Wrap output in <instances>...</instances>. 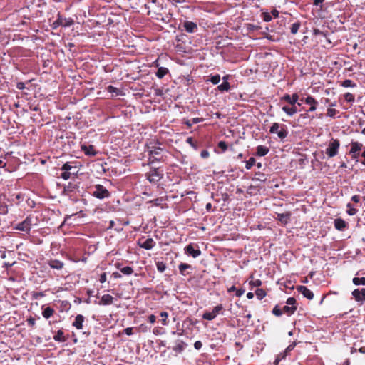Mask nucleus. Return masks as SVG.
<instances>
[{
	"instance_id": "nucleus-59",
	"label": "nucleus",
	"mask_w": 365,
	"mask_h": 365,
	"mask_svg": "<svg viewBox=\"0 0 365 365\" xmlns=\"http://www.w3.org/2000/svg\"><path fill=\"white\" fill-rule=\"evenodd\" d=\"M309 116L307 113H302V114H300L298 119H297V121L299 123H300L302 120H305V119H309Z\"/></svg>"
},
{
	"instance_id": "nucleus-48",
	"label": "nucleus",
	"mask_w": 365,
	"mask_h": 365,
	"mask_svg": "<svg viewBox=\"0 0 365 365\" xmlns=\"http://www.w3.org/2000/svg\"><path fill=\"white\" fill-rule=\"evenodd\" d=\"M71 174H75V172H70V171H63V173L61 175V177L63 180H68L71 175Z\"/></svg>"
},
{
	"instance_id": "nucleus-53",
	"label": "nucleus",
	"mask_w": 365,
	"mask_h": 365,
	"mask_svg": "<svg viewBox=\"0 0 365 365\" xmlns=\"http://www.w3.org/2000/svg\"><path fill=\"white\" fill-rule=\"evenodd\" d=\"M44 296H45V294L42 292L32 293V298L34 299H38L41 297H43Z\"/></svg>"
},
{
	"instance_id": "nucleus-17",
	"label": "nucleus",
	"mask_w": 365,
	"mask_h": 365,
	"mask_svg": "<svg viewBox=\"0 0 365 365\" xmlns=\"http://www.w3.org/2000/svg\"><path fill=\"white\" fill-rule=\"evenodd\" d=\"M115 266L125 275L129 276L133 273V269L131 267L127 266L122 267V264L119 262L116 263Z\"/></svg>"
},
{
	"instance_id": "nucleus-20",
	"label": "nucleus",
	"mask_w": 365,
	"mask_h": 365,
	"mask_svg": "<svg viewBox=\"0 0 365 365\" xmlns=\"http://www.w3.org/2000/svg\"><path fill=\"white\" fill-rule=\"evenodd\" d=\"M346 222L341 218H337L334 220V227L339 231L344 230L346 227Z\"/></svg>"
},
{
	"instance_id": "nucleus-55",
	"label": "nucleus",
	"mask_w": 365,
	"mask_h": 365,
	"mask_svg": "<svg viewBox=\"0 0 365 365\" xmlns=\"http://www.w3.org/2000/svg\"><path fill=\"white\" fill-rule=\"evenodd\" d=\"M286 303L287 305L292 307V306H296L297 301L294 297H289L287 299Z\"/></svg>"
},
{
	"instance_id": "nucleus-18",
	"label": "nucleus",
	"mask_w": 365,
	"mask_h": 365,
	"mask_svg": "<svg viewBox=\"0 0 365 365\" xmlns=\"http://www.w3.org/2000/svg\"><path fill=\"white\" fill-rule=\"evenodd\" d=\"M162 148L160 147H149V156L150 158H153L156 160H159L158 156H159L162 152Z\"/></svg>"
},
{
	"instance_id": "nucleus-13",
	"label": "nucleus",
	"mask_w": 365,
	"mask_h": 365,
	"mask_svg": "<svg viewBox=\"0 0 365 365\" xmlns=\"http://www.w3.org/2000/svg\"><path fill=\"white\" fill-rule=\"evenodd\" d=\"M138 245L145 250H151L155 245V242L153 238H148L143 242L139 240Z\"/></svg>"
},
{
	"instance_id": "nucleus-22",
	"label": "nucleus",
	"mask_w": 365,
	"mask_h": 365,
	"mask_svg": "<svg viewBox=\"0 0 365 365\" xmlns=\"http://www.w3.org/2000/svg\"><path fill=\"white\" fill-rule=\"evenodd\" d=\"M290 213L289 212H285V213H279L277 214V220L280 221L282 224H287L290 219Z\"/></svg>"
},
{
	"instance_id": "nucleus-34",
	"label": "nucleus",
	"mask_w": 365,
	"mask_h": 365,
	"mask_svg": "<svg viewBox=\"0 0 365 365\" xmlns=\"http://www.w3.org/2000/svg\"><path fill=\"white\" fill-rule=\"evenodd\" d=\"M217 89L221 92L228 91L230 89L229 82H222L217 86Z\"/></svg>"
},
{
	"instance_id": "nucleus-54",
	"label": "nucleus",
	"mask_w": 365,
	"mask_h": 365,
	"mask_svg": "<svg viewBox=\"0 0 365 365\" xmlns=\"http://www.w3.org/2000/svg\"><path fill=\"white\" fill-rule=\"evenodd\" d=\"M256 175L258 176L256 179L259 181L265 182L267 180L266 175L264 173H256Z\"/></svg>"
},
{
	"instance_id": "nucleus-42",
	"label": "nucleus",
	"mask_w": 365,
	"mask_h": 365,
	"mask_svg": "<svg viewBox=\"0 0 365 365\" xmlns=\"http://www.w3.org/2000/svg\"><path fill=\"white\" fill-rule=\"evenodd\" d=\"M356 209H355L352 205L350 203H348L347 204V210H346V212L348 215H354L356 213Z\"/></svg>"
},
{
	"instance_id": "nucleus-35",
	"label": "nucleus",
	"mask_w": 365,
	"mask_h": 365,
	"mask_svg": "<svg viewBox=\"0 0 365 365\" xmlns=\"http://www.w3.org/2000/svg\"><path fill=\"white\" fill-rule=\"evenodd\" d=\"M160 316L162 317L161 323L163 326H167L168 324V313L166 312H161L160 313Z\"/></svg>"
},
{
	"instance_id": "nucleus-15",
	"label": "nucleus",
	"mask_w": 365,
	"mask_h": 365,
	"mask_svg": "<svg viewBox=\"0 0 365 365\" xmlns=\"http://www.w3.org/2000/svg\"><path fill=\"white\" fill-rule=\"evenodd\" d=\"M282 100L285 101L286 102L289 103L292 106H294L295 103L299 100V95L297 93H294L292 94V96L285 94L282 97Z\"/></svg>"
},
{
	"instance_id": "nucleus-30",
	"label": "nucleus",
	"mask_w": 365,
	"mask_h": 365,
	"mask_svg": "<svg viewBox=\"0 0 365 365\" xmlns=\"http://www.w3.org/2000/svg\"><path fill=\"white\" fill-rule=\"evenodd\" d=\"M53 339L56 341H59V342H63L66 341V339L63 336V331L61 330H58L57 331V333L56 334V335L53 336Z\"/></svg>"
},
{
	"instance_id": "nucleus-51",
	"label": "nucleus",
	"mask_w": 365,
	"mask_h": 365,
	"mask_svg": "<svg viewBox=\"0 0 365 365\" xmlns=\"http://www.w3.org/2000/svg\"><path fill=\"white\" fill-rule=\"evenodd\" d=\"M337 113L338 112H337V110L336 109H334V108H329V109H327V115L329 117L334 118Z\"/></svg>"
},
{
	"instance_id": "nucleus-49",
	"label": "nucleus",
	"mask_w": 365,
	"mask_h": 365,
	"mask_svg": "<svg viewBox=\"0 0 365 365\" xmlns=\"http://www.w3.org/2000/svg\"><path fill=\"white\" fill-rule=\"evenodd\" d=\"M184 348H185V346H184L183 342H182V341H180V342L178 343V344L175 346V347L173 348V350H174L175 351H179V352H180V351H182L184 349Z\"/></svg>"
},
{
	"instance_id": "nucleus-11",
	"label": "nucleus",
	"mask_w": 365,
	"mask_h": 365,
	"mask_svg": "<svg viewBox=\"0 0 365 365\" xmlns=\"http://www.w3.org/2000/svg\"><path fill=\"white\" fill-rule=\"evenodd\" d=\"M185 252L187 255H190L194 258H196L201 255V251L199 249H195L192 244H189L185 247Z\"/></svg>"
},
{
	"instance_id": "nucleus-16",
	"label": "nucleus",
	"mask_w": 365,
	"mask_h": 365,
	"mask_svg": "<svg viewBox=\"0 0 365 365\" xmlns=\"http://www.w3.org/2000/svg\"><path fill=\"white\" fill-rule=\"evenodd\" d=\"M81 150L88 156H95L97 153V152L95 150L94 146L92 145H81Z\"/></svg>"
},
{
	"instance_id": "nucleus-62",
	"label": "nucleus",
	"mask_w": 365,
	"mask_h": 365,
	"mask_svg": "<svg viewBox=\"0 0 365 365\" xmlns=\"http://www.w3.org/2000/svg\"><path fill=\"white\" fill-rule=\"evenodd\" d=\"M156 321V317L154 314H150L148 318V322L154 324Z\"/></svg>"
},
{
	"instance_id": "nucleus-63",
	"label": "nucleus",
	"mask_w": 365,
	"mask_h": 365,
	"mask_svg": "<svg viewBox=\"0 0 365 365\" xmlns=\"http://www.w3.org/2000/svg\"><path fill=\"white\" fill-rule=\"evenodd\" d=\"M209 155H210V153H209V152H208L207 150H202V151H201V153H200V156H201V158H208V157H209Z\"/></svg>"
},
{
	"instance_id": "nucleus-3",
	"label": "nucleus",
	"mask_w": 365,
	"mask_h": 365,
	"mask_svg": "<svg viewBox=\"0 0 365 365\" xmlns=\"http://www.w3.org/2000/svg\"><path fill=\"white\" fill-rule=\"evenodd\" d=\"M339 142L336 139H332L326 149V153L329 158L334 157L338 153Z\"/></svg>"
},
{
	"instance_id": "nucleus-9",
	"label": "nucleus",
	"mask_w": 365,
	"mask_h": 365,
	"mask_svg": "<svg viewBox=\"0 0 365 365\" xmlns=\"http://www.w3.org/2000/svg\"><path fill=\"white\" fill-rule=\"evenodd\" d=\"M301 101L309 105L310 108L308 110L309 112H313L316 110L318 102L314 97H312V96H308L305 98H302Z\"/></svg>"
},
{
	"instance_id": "nucleus-43",
	"label": "nucleus",
	"mask_w": 365,
	"mask_h": 365,
	"mask_svg": "<svg viewBox=\"0 0 365 365\" xmlns=\"http://www.w3.org/2000/svg\"><path fill=\"white\" fill-rule=\"evenodd\" d=\"M255 159L254 158H250L248 160L246 161L245 168L247 170L251 169V168L255 164Z\"/></svg>"
},
{
	"instance_id": "nucleus-52",
	"label": "nucleus",
	"mask_w": 365,
	"mask_h": 365,
	"mask_svg": "<svg viewBox=\"0 0 365 365\" xmlns=\"http://www.w3.org/2000/svg\"><path fill=\"white\" fill-rule=\"evenodd\" d=\"M26 322L29 327H34L36 324V319L35 318L30 317L29 318L27 319Z\"/></svg>"
},
{
	"instance_id": "nucleus-26",
	"label": "nucleus",
	"mask_w": 365,
	"mask_h": 365,
	"mask_svg": "<svg viewBox=\"0 0 365 365\" xmlns=\"http://www.w3.org/2000/svg\"><path fill=\"white\" fill-rule=\"evenodd\" d=\"M54 312H55V311L53 308H51L50 307H47L44 308V309L43 310L42 315L45 319H48L51 317L53 316Z\"/></svg>"
},
{
	"instance_id": "nucleus-21",
	"label": "nucleus",
	"mask_w": 365,
	"mask_h": 365,
	"mask_svg": "<svg viewBox=\"0 0 365 365\" xmlns=\"http://www.w3.org/2000/svg\"><path fill=\"white\" fill-rule=\"evenodd\" d=\"M178 269H179V272H180L181 275L186 276V275L190 274L189 272H187V269H192V266L190 264H188L181 263L178 266Z\"/></svg>"
},
{
	"instance_id": "nucleus-50",
	"label": "nucleus",
	"mask_w": 365,
	"mask_h": 365,
	"mask_svg": "<svg viewBox=\"0 0 365 365\" xmlns=\"http://www.w3.org/2000/svg\"><path fill=\"white\" fill-rule=\"evenodd\" d=\"M106 90L110 93H115L116 95H118L119 93V90L111 85L108 86Z\"/></svg>"
},
{
	"instance_id": "nucleus-36",
	"label": "nucleus",
	"mask_w": 365,
	"mask_h": 365,
	"mask_svg": "<svg viewBox=\"0 0 365 365\" xmlns=\"http://www.w3.org/2000/svg\"><path fill=\"white\" fill-rule=\"evenodd\" d=\"M300 26L301 24L299 21L292 24L290 28L291 33L292 34H296L298 32Z\"/></svg>"
},
{
	"instance_id": "nucleus-4",
	"label": "nucleus",
	"mask_w": 365,
	"mask_h": 365,
	"mask_svg": "<svg viewBox=\"0 0 365 365\" xmlns=\"http://www.w3.org/2000/svg\"><path fill=\"white\" fill-rule=\"evenodd\" d=\"M223 309L222 304H218L212 309V312H205L202 315V318L211 321L214 319Z\"/></svg>"
},
{
	"instance_id": "nucleus-5",
	"label": "nucleus",
	"mask_w": 365,
	"mask_h": 365,
	"mask_svg": "<svg viewBox=\"0 0 365 365\" xmlns=\"http://www.w3.org/2000/svg\"><path fill=\"white\" fill-rule=\"evenodd\" d=\"M31 228V217H26V219L16 226V229L29 232Z\"/></svg>"
},
{
	"instance_id": "nucleus-29",
	"label": "nucleus",
	"mask_w": 365,
	"mask_h": 365,
	"mask_svg": "<svg viewBox=\"0 0 365 365\" xmlns=\"http://www.w3.org/2000/svg\"><path fill=\"white\" fill-rule=\"evenodd\" d=\"M297 345V343L296 342H292V344H290L287 348L286 349L284 350V352L282 353V358H286V356H287V354H289V353L292 351L294 347L296 346Z\"/></svg>"
},
{
	"instance_id": "nucleus-25",
	"label": "nucleus",
	"mask_w": 365,
	"mask_h": 365,
	"mask_svg": "<svg viewBox=\"0 0 365 365\" xmlns=\"http://www.w3.org/2000/svg\"><path fill=\"white\" fill-rule=\"evenodd\" d=\"M282 110L289 116H292L297 112V108L294 106H293L292 107L284 106L282 108Z\"/></svg>"
},
{
	"instance_id": "nucleus-39",
	"label": "nucleus",
	"mask_w": 365,
	"mask_h": 365,
	"mask_svg": "<svg viewBox=\"0 0 365 365\" xmlns=\"http://www.w3.org/2000/svg\"><path fill=\"white\" fill-rule=\"evenodd\" d=\"M63 26L69 27L73 24L74 21L71 18H62Z\"/></svg>"
},
{
	"instance_id": "nucleus-44",
	"label": "nucleus",
	"mask_w": 365,
	"mask_h": 365,
	"mask_svg": "<svg viewBox=\"0 0 365 365\" xmlns=\"http://www.w3.org/2000/svg\"><path fill=\"white\" fill-rule=\"evenodd\" d=\"M344 99L349 103H352L355 100L354 96L351 93H346L344 94Z\"/></svg>"
},
{
	"instance_id": "nucleus-32",
	"label": "nucleus",
	"mask_w": 365,
	"mask_h": 365,
	"mask_svg": "<svg viewBox=\"0 0 365 365\" xmlns=\"http://www.w3.org/2000/svg\"><path fill=\"white\" fill-rule=\"evenodd\" d=\"M61 170L63 171H70V172L74 171L75 173L77 172L76 168L71 165L69 163H64L61 167Z\"/></svg>"
},
{
	"instance_id": "nucleus-37",
	"label": "nucleus",
	"mask_w": 365,
	"mask_h": 365,
	"mask_svg": "<svg viewBox=\"0 0 365 365\" xmlns=\"http://www.w3.org/2000/svg\"><path fill=\"white\" fill-rule=\"evenodd\" d=\"M255 294L257 299L261 300L266 296V292L263 289L258 288L255 291Z\"/></svg>"
},
{
	"instance_id": "nucleus-7",
	"label": "nucleus",
	"mask_w": 365,
	"mask_h": 365,
	"mask_svg": "<svg viewBox=\"0 0 365 365\" xmlns=\"http://www.w3.org/2000/svg\"><path fill=\"white\" fill-rule=\"evenodd\" d=\"M354 299L362 304L365 302V289H356L352 292Z\"/></svg>"
},
{
	"instance_id": "nucleus-64",
	"label": "nucleus",
	"mask_w": 365,
	"mask_h": 365,
	"mask_svg": "<svg viewBox=\"0 0 365 365\" xmlns=\"http://www.w3.org/2000/svg\"><path fill=\"white\" fill-rule=\"evenodd\" d=\"M202 346V344L200 341H197L194 344V347L197 350H200Z\"/></svg>"
},
{
	"instance_id": "nucleus-10",
	"label": "nucleus",
	"mask_w": 365,
	"mask_h": 365,
	"mask_svg": "<svg viewBox=\"0 0 365 365\" xmlns=\"http://www.w3.org/2000/svg\"><path fill=\"white\" fill-rule=\"evenodd\" d=\"M184 30L190 34L195 33L197 30V25L196 23L190 21H185L182 23Z\"/></svg>"
},
{
	"instance_id": "nucleus-24",
	"label": "nucleus",
	"mask_w": 365,
	"mask_h": 365,
	"mask_svg": "<svg viewBox=\"0 0 365 365\" xmlns=\"http://www.w3.org/2000/svg\"><path fill=\"white\" fill-rule=\"evenodd\" d=\"M269 151V149L266 147V146H264V145H258L257 147V155L258 156H264L266 155Z\"/></svg>"
},
{
	"instance_id": "nucleus-45",
	"label": "nucleus",
	"mask_w": 365,
	"mask_h": 365,
	"mask_svg": "<svg viewBox=\"0 0 365 365\" xmlns=\"http://www.w3.org/2000/svg\"><path fill=\"white\" fill-rule=\"evenodd\" d=\"M272 313L275 316L280 317L283 314V312L278 305H276L272 309Z\"/></svg>"
},
{
	"instance_id": "nucleus-38",
	"label": "nucleus",
	"mask_w": 365,
	"mask_h": 365,
	"mask_svg": "<svg viewBox=\"0 0 365 365\" xmlns=\"http://www.w3.org/2000/svg\"><path fill=\"white\" fill-rule=\"evenodd\" d=\"M353 283L356 285H365V277H354Z\"/></svg>"
},
{
	"instance_id": "nucleus-12",
	"label": "nucleus",
	"mask_w": 365,
	"mask_h": 365,
	"mask_svg": "<svg viewBox=\"0 0 365 365\" xmlns=\"http://www.w3.org/2000/svg\"><path fill=\"white\" fill-rule=\"evenodd\" d=\"M297 290L308 299L314 298L313 292L305 286H298Z\"/></svg>"
},
{
	"instance_id": "nucleus-40",
	"label": "nucleus",
	"mask_w": 365,
	"mask_h": 365,
	"mask_svg": "<svg viewBox=\"0 0 365 365\" xmlns=\"http://www.w3.org/2000/svg\"><path fill=\"white\" fill-rule=\"evenodd\" d=\"M341 86L345 88L355 87L356 85L350 79H346L341 83Z\"/></svg>"
},
{
	"instance_id": "nucleus-47",
	"label": "nucleus",
	"mask_w": 365,
	"mask_h": 365,
	"mask_svg": "<svg viewBox=\"0 0 365 365\" xmlns=\"http://www.w3.org/2000/svg\"><path fill=\"white\" fill-rule=\"evenodd\" d=\"M249 284L252 287H258L262 285V281L260 279H254L251 280Z\"/></svg>"
},
{
	"instance_id": "nucleus-28",
	"label": "nucleus",
	"mask_w": 365,
	"mask_h": 365,
	"mask_svg": "<svg viewBox=\"0 0 365 365\" xmlns=\"http://www.w3.org/2000/svg\"><path fill=\"white\" fill-rule=\"evenodd\" d=\"M169 72L168 69L165 67H159L157 72L155 73L156 76L161 79L163 78Z\"/></svg>"
},
{
	"instance_id": "nucleus-46",
	"label": "nucleus",
	"mask_w": 365,
	"mask_h": 365,
	"mask_svg": "<svg viewBox=\"0 0 365 365\" xmlns=\"http://www.w3.org/2000/svg\"><path fill=\"white\" fill-rule=\"evenodd\" d=\"M210 82L214 84V85H217L218 84V83L220 82V76L219 74H216V75H214V76H212L210 77Z\"/></svg>"
},
{
	"instance_id": "nucleus-14",
	"label": "nucleus",
	"mask_w": 365,
	"mask_h": 365,
	"mask_svg": "<svg viewBox=\"0 0 365 365\" xmlns=\"http://www.w3.org/2000/svg\"><path fill=\"white\" fill-rule=\"evenodd\" d=\"M114 298L110 294H103L98 304L101 306H106L110 305L113 303Z\"/></svg>"
},
{
	"instance_id": "nucleus-57",
	"label": "nucleus",
	"mask_w": 365,
	"mask_h": 365,
	"mask_svg": "<svg viewBox=\"0 0 365 365\" xmlns=\"http://www.w3.org/2000/svg\"><path fill=\"white\" fill-rule=\"evenodd\" d=\"M60 25L63 26L62 17L61 16H58L57 19L53 22V28H56Z\"/></svg>"
},
{
	"instance_id": "nucleus-19",
	"label": "nucleus",
	"mask_w": 365,
	"mask_h": 365,
	"mask_svg": "<svg viewBox=\"0 0 365 365\" xmlns=\"http://www.w3.org/2000/svg\"><path fill=\"white\" fill-rule=\"evenodd\" d=\"M84 317L82 314H78L74 322H73V326L75 327L77 329H83V323L84 322Z\"/></svg>"
},
{
	"instance_id": "nucleus-33",
	"label": "nucleus",
	"mask_w": 365,
	"mask_h": 365,
	"mask_svg": "<svg viewBox=\"0 0 365 365\" xmlns=\"http://www.w3.org/2000/svg\"><path fill=\"white\" fill-rule=\"evenodd\" d=\"M227 291L228 292H235V295L237 297H240L245 293V289H237L235 286H232Z\"/></svg>"
},
{
	"instance_id": "nucleus-27",
	"label": "nucleus",
	"mask_w": 365,
	"mask_h": 365,
	"mask_svg": "<svg viewBox=\"0 0 365 365\" xmlns=\"http://www.w3.org/2000/svg\"><path fill=\"white\" fill-rule=\"evenodd\" d=\"M296 309H297L296 306L290 307L287 304L284 306L283 308L282 309L283 313H285L287 315L293 314L294 313V312L296 311Z\"/></svg>"
},
{
	"instance_id": "nucleus-6",
	"label": "nucleus",
	"mask_w": 365,
	"mask_h": 365,
	"mask_svg": "<svg viewBox=\"0 0 365 365\" xmlns=\"http://www.w3.org/2000/svg\"><path fill=\"white\" fill-rule=\"evenodd\" d=\"M363 145L359 142H351V149L349 151V154L351 155L352 158L357 159L359 155V152L361 150Z\"/></svg>"
},
{
	"instance_id": "nucleus-1",
	"label": "nucleus",
	"mask_w": 365,
	"mask_h": 365,
	"mask_svg": "<svg viewBox=\"0 0 365 365\" xmlns=\"http://www.w3.org/2000/svg\"><path fill=\"white\" fill-rule=\"evenodd\" d=\"M269 133L277 134L280 140H284L288 135L287 128L284 124L274 123L269 128Z\"/></svg>"
},
{
	"instance_id": "nucleus-23",
	"label": "nucleus",
	"mask_w": 365,
	"mask_h": 365,
	"mask_svg": "<svg viewBox=\"0 0 365 365\" xmlns=\"http://www.w3.org/2000/svg\"><path fill=\"white\" fill-rule=\"evenodd\" d=\"M48 264L52 269L58 270H60L63 267V263L61 261L57 259L51 260Z\"/></svg>"
},
{
	"instance_id": "nucleus-8",
	"label": "nucleus",
	"mask_w": 365,
	"mask_h": 365,
	"mask_svg": "<svg viewBox=\"0 0 365 365\" xmlns=\"http://www.w3.org/2000/svg\"><path fill=\"white\" fill-rule=\"evenodd\" d=\"M146 176L147 179L150 182L155 183L158 182L162 178L163 174H161L157 169H153L148 173Z\"/></svg>"
},
{
	"instance_id": "nucleus-61",
	"label": "nucleus",
	"mask_w": 365,
	"mask_h": 365,
	"mask_svg": "<svg viewBox=\"0 0 365 365\" xmlns=\"http://www.w3.org/2000/svg\"><path fill=\"white\" fill-rule=\"evenodd\" d=\"M284 358H282V353L278 354L274 361V365H279L281 360L284 359Z\"/></svg>"
},
{
	"instance_id": "nucleus-41",
	"label": "nucleus",
	"mask_w": 365,
	"mask_h": 365,
	"mask_svg": "<svg viewBox=\"0 0 365 365\" xmlns=\"http://www.w3.org/2000/svg\"><path fill=\"white\" fill-rule=\"evenodd\" d=\"M156 267L158 271L162 273L166 269V264L163 262H157Z\"/></svg>"
},
{
	"instance_id": "nucleus-2",
	"label": "nucleus",
	"mask_w": 365,
	"mask_h": 365,
	"mask_svg": "<svg viewBox=\"0 0 365 365\" xmlns=\"http://www.w3.org/2000/svg\"><path fill=\"white\" fill-rule=\"evenodd\" d=\"M93 196L98 199L108 198L110 197V192L104 186L98 184L95 186Z\"/></svg>"
},
{
	"instance_id": "nucleus-56",
	"label": "nucleus",
	"mask_w": 365,
	"mask_h": 365,
	"mask_svg": "<svg viewBox=\"0 0 365 365\" xmlns=\"http://www.w3.org/2000/svg\"><path fill=\"white\" fill-rule=\"evenodd\" d=\"M73 188L74 187L69 184L68 186L64 187L63 193L65 195H68L70 192L73 191Z\"/></svg>"
},
{
	"instance_id": "nucleus-58",
	"label": "nucleus",
	"mask_w": 365,
	"mask_h": 365,
	"mask_svg": "<svg viewBox=\"0 0 365 365\" xmlns=\"http://www.w3.org/2000/svg\"><path fill=\"white\" fill-rule=\"evenodd\" d=\"M218 147L222 150L225 151L227 149V145L225 141H220L218 143Z\"/></svg>"
},
{
	"instance_id": "nucleus-60",
	"label": "nucleus",
	"mask_w": 365,
	"mask_h": 365,
	"mask_svg": "<svg viewBox=\"0 0 365 365\" xmlns=\"http://www.w3.org/2000/svg\"><path fill=\"white\" fill-rule=\"evenodd\" d=\"M263 19L266 22H269L272 20V16L269 13H264L263 14Z\"/></svg>"
},
{
	"instance_id": "nucleus-31",
	"label": "nucleus",
	"mask_w": 365,
	"mask_h": 365,
	"mask_svg": "<svg viewBox=\"0 0 365 365\" xmlns=\"http://www.w3.org/2000/svg\"><path fill=\"white\" fill-rule=\"evenodd\" d=\"M203 120L202 118H194L191 120H187L185 124L188 127V128H191L194 124H197L200 122H202Z\"/></svg>"
}]
</instances>
